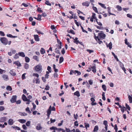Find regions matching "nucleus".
Here are the masks:
<instances>
[{
  "label": "nucleus",
  "instance_id": "1",
  "mask_svg": "<svg viewBox=\"0 0 132 132\" xmlns=\"http://www.w3.org/2000/svg\"><path fill=\"white\" fill-rule=\"evenodd\" d=\"M34 70L36 71V72H39L40 73L42 70V65L40 64H39L36 65L34 67Z\"/></svg>",
  "mask_w": 132,
  "mask_h": 132
},
{
  "label": "nucleus",
  "instance_id": "2",
  "mask_svg": "<svg viewBox=\"0 0 132 132\" xmlns=\"http://www.w3.org/2000/svg\"><path fill=\"white\" fill-rule=\"evenodd\" d=\"M0 41L4 44L6 45L8 43V40L5 37H2L0 38Z\"/></svg>",
  "mask_w": 132,
  "mask_h": 132
},
{
  "label": "nucleus",
  "instance_id": "3",
  "mask_svg": "<svg viewBox=\"0 0 132 132\" xmlns=\"http://www.w3.org/2000/svg\"><path fill=\"white\" fill-rule=\"evenodd\" d=\"M17 96L16 95L13 96L11 99L10 101L12 103H14L16 102Z\"/></svg>",
  "mask_w": 132,
  "mask_h": 132
},
{
  "label": "nucleus",
  "instance_id": "4",
  "mask_svg": "<svg viewBox=\"0 0 132 132\" xmlns=\"http://www.w3.org/2000/svg\"><path fill=\"white\" fill-rule=\"evenodd\" d=\"M98 36H99L101 38L103 39H104L106 36L104 34L103 32L102 31L101 32L98 33Z\"/></svg>",
  "mask_w": 132,
  "mask_h": 132
},
{
  "label": "nucleus",
  "instance_id": "5",
  "mask_svg": "<svg viewBox=\"0 0 132 132\" xmlns=\"http://www.w3.org/2000/svg\"><path fill=\"white\" fill-rule=\"evenodd\" d=\"M36 128L38 130H39L42 129V128L41 126V124L40 123H38L36 127Z\"/></svg>",
  "mask_w": 132,
  "mask_h": 132
},
{
  "label": "nucleus",
  "instance_id": "6",
  "mask_svg": "<svg viewBox=\"0 0 132 132\" xmlns=\"http://www.w3.org/2000/svg\"><path fill=\"white\" fill-rule=\"evenodd\" d=\"M22 100L24 101H30V99H28L27 97L24 94L22 95Z\"/></svg>",
  "mask_w": 132,
  "mask_h": 132
},
{
  "label": "nucleus",
  "instance_id": "7",
  "mask_svg": "<svg viewBox=\"0 0 132 132\" xmlns=\"http://www.w3.org/2000/svg\"><path fill=\"white\" fill-rule=\"evenodd\" d=\"M34 39L36 41L38 42L39 41V38L38 35H34Z\"/></svg>",
  "mask_w": 132,
  "mask_h": 132
},
{
  "label": "nucleus",
  "instance_id": "8",
  "mask_svg": "<svg viewBox=\"0 0 132 132\" xmlns=\"http://www.w3.org/2000/svg\"><path fill=\"white\" fill-rule=\"evenodd\" d=\"M14 121L12 119H9L8 121V124L10 125H12L14 123Z\"/></svg>",
  "mask_w": 132,
  "mask_h": 132
},
{
  "label": "nucleus",
  "instance_id": "9",
  "mask_svg": "<svg viewBox=\"0 0 132 132\" xmlns=\"http://www.w3.org/2000/svg\"><path fill=\"white\" fill-rule=\"evenodd\" d=\"M11 75L13 76H14L16 75V73L13 70H10L9 72Z\"/></svg>",
  "mask_w": 132,
  "mask_h": 132
},
{
  "label": "nucleus",
  "instance_id": "10",
  "mask_svg": "<svg viewBox=\"0 0 132 132\" xmlns=\"http://www.w3.org/2000/svg\"><path fill=\"white\" fill-rule=\"evenodd\" d=\"M95 39L96 40V41H97V39L98 40V43L99 44H101L103 43L100 40V39L99 38L98 36H97V37L96 36H95Z\"/></svg>",
  "mask_w": 132,
  "mask_h": 132
},
{
  "label": "nucleus",
  "instance_id": "11",
  "mask_svg": "<svg viewBox=\"0 0 132 132\" xmlns=\"http://www.w3.org/2000/svg\"><path fill=\"white\" fill-rule=\"evenodd\" d=\"M6 118L5 117H2L0 118V122H3L6 121Z\"/></svg>",
  "mask_w": 132,
  "mask_h": 132
},
{
  "label": "nucleus",
  "instance_id": "12",
  "mask_svg": "<svg viewBox=\"0 0 132 132\" xmlns=\"http://www.w3.org/2000/svg\"><path fill=\"white\" fill-rule=\"evenodd\" d=\"M89 2L87 1H86L85 2L83 3H82V5L84 6L88 7L89 6Z\"/></svg>",
  "mask_w": 132,
  "mask_h": 132
},
{
  "label": "nucleus",
  "instance_id": "13",
  "mask_svg": "<svg viewBox=\"0 0 132 132\" xmlns=\"http://www.w3.org/2000/svg\"><path fill=\"white\" fill-rule=\"evenodd\" d=\"M18 54L19 56L22 57H25V54L23 52H19L18 53Z\"/></svg>",
  "mask_w": 132,
  "mask_h": 132
},
{
  "label": "nucleus",
  "instance_id": "14",
  "mask_svg": "<svg viewBox=\"0 0 132 132\" xmlns=\"http://www.w3.org/2000/svg\"><path fill=\"white\" fill-rule=\"evenodd\" d=\"M2 77L3 79L5 80L6 81L9 79V78L7 75H2Z\"/></svg>",
  "mask_w": 132,
  "mask_h": 132
},
{
  "label": "nucleus",
  "instance_id": "15",
  "mask_svg": "<svg viewBox=\"0 0 132 132\" xmlns=\"http://www.w3.org/2000/svg\"><path fill=\"white\" fill-rule=\"evenodd\" d=\"M14 64H15L18 67H20L21 66V64L18 61L14 62Z\"/></svg>",
  "mask_w": 132,
  "mask_h": 132
},
{
  "label": "nucleus",
  "instance_id": "16",
  "mask_svg": "<svg viewBox=\"0 0 132 132\" xmlns=\"http://www.w3.org/2000/svg\"><path fill=\"white\" fill-rule=\"evenodd\" d=\"M106 46L107 47H109L110 50H111L112 48V44L111 42H110L108 45L106 44Z\"/></svg>",
  "mask_w": 132,
  "mask_h": 132
},
{
  "label": "nucleus",
  "instance_id": "17",
  "mask_svg": "<svg viewBox=\"0 0 132 132\" xmlns=\"http://www.w3.org/2000/svg\"><path fill=\"white\" fill-rule=\"evenodd\" d=\"M51 106H50V107H49L48 109V110L47 111V114H51Z\"/></svg>",
  "mask_w": 132,
  "mask_h": 132
},
{
  "label": "nucleus",
  "instance_id": "18",
  "mask_svg": "<svg viewBox=\"0 0 132 132\" xmlns=\"http://www.w3.org/2000/svg\"><path fill=\"white\" fill-rule=\"evenodd\" d=\"M18 121L19 122L22 123H24L26 121V120L24 119H19L18 120Z\"/></svg>",
  "mask_w": 132,
  "mask_h": 132
},
{
  "label": "nucleus",
  "instance_id": "19",
  "mask_svg": "<svg viewBox=\"0 0 132 132\" xmlns=\"http://www.w3.org/2000/svg\"><path fill=\"white\" fill-rule=\"evenodd\" d=\"M98 126L97 125L95 126L94 127L93 132H96L98 130Z\"/></svg>",
  "mask_w": 132,
  "mask_h": 132
},
{
  "label": "nucleus",
  "instance_id": "20",
  "mask_svg": "<svg viewBox=\"0 0 132 132\" xmlns=\"http://www.w3.org/2000/svg\"><path fill=\"white\" fill-rule=\"evenodd\" d=\"M19 114L21 116H25L27 115V114L25 112H19Z\"/></svg>",
  "mask_w": 132,
  "mask_h": 132
},
{
  "label": "nucleus",
  "instance_id": "21",
  "mask_svg": "<svg viewBox=\"0 0 132 132\" xmlns=\"http://www.w3.org/2000/svg\"><path fill=\"white\" fill-rule=\"evenodd\" d=\"M40 52L42 54H44L45 52L44 49L43 48H42L40 50Z\"/></svg>",
  "mask_w": 132,
  "mask_h": 132
},
{
  "label": "nucleus",
  "instance_id": "22",
  "mask_svg": "<svg viewBox=\"0 0 132 132\" xmlns=\"http://www.w3.org/2000/svg\"><path fill=\"white\" fill-rule=\"evenodd\" d=\"M85 126L86 128V129H87V128H89V125L88 123L85 122L84 123Z\"/></svg>",
  "mask_w": 132,
  "mask_h": 132
},
{
  "label": "nucleus",
  "instance_id": "23",
  "mask_svg": "<svg viewBox=\"0 0 132 132\" xmlns=\"http://www.w3.org/2000/svg\"><path fill=\"white\" fill-rule=\"evenodd\" d=\"M112 55L113 56L114 58L116 59L117 61H119V60L118 58H117V56L115 55L114 53L113 52H112Z\"/></svg>",
  "mask_w": 132,
  "mask_h": 132
},
{
  "label": "nucleus",
  "instance_id": "24",
  "mask_svg": "<svg viewBox=\"0 0 132 132\" xmlns=\"http://www.w3.org/2000/svg\"><path fill=\"white\" fill-rule=\"evenodd\" d=\"M74 95L77 96V97H79L80 96V94L79 91H76L74 93Z\"/></svg>",
  "mask_w": 132,
  "mask_h": 132
},
{
  "label": "nucleus",
  "instance_id": "25",
  "mask_svg": "<svg viewBox=\"0 0 132 132\" xmlns=\"http://www.w3.org/2000/svg\"><path fill=\"white\" fill-rule=\"evenodd\" d=\"M116 8L117 9V10L118 11H121L122 10L121 7L119 5H117L116 6Z\"/></svg>",
  "mask_w": 132,
  "mask_h": 132
},
{
  "label": "nucleus",
  "instance_id": "26",
  "mask_svg": "<svg viewBox=\"0 0 132 132\" xmlns=\"http://www.w3.org/2000/svg\"><path fill=\"white\" fill-rule=\"evenodd\" d=\"M33 58L36 60L37 62H38L39 61V59L37 56L35 55L33 56Z\"/></svg>",
  "mask_w": 132,
  "mask_h": 132
},
{
  "label": "nucleus",
  "instance_id": "27",
  "mask_svg": "<svg viewBox=\"0 0 132 132\" xmlns=\"http://www.w3.org/2000/svg\"><path fill=\"white\" fill-rule=\"evenodd\" d=\"M128 98L129 100V102L130 103H132V97L130 95H128Z\"/></svg>",
  "mask_w": 132,
  "mask_h": 132
},
{
  "label": "nucleus",
  "instance_id": "28",
  "mask_svg": "<svg viewBox=\"0 0 132 132\" xmlns=\"http://www.w3.org/2000/svg\"><path fill=\"white\" fill-rule=\"evenodd\" d=\"M64 60V58L63 57H61L60 58V60H59V63H62Z\"/></svg>",
  "mask_w": 132,
  "mask_h": 132
},
{
  "label": "nucleus",
  "instance_id": "29",
  "mask_svg": "<svg viewBox=\"0 0 132 132\" xmlns=\"http://www.w3.org/2000/svg\"><path fill=\"white\" fill-rule=\"evenodd\" d=\"M6 90H8L11 91L12 90V88L11 87L9 86H7L6 88Z\"/></svg>",
  "mask_w": 132,
  "mask_h": 132
},
{
  "label": "nucleus",
  "instance_id": "30",
  "mask_svg": "<svg viewBox=\"0 0 132 132\" xmlns=\"http://www.w3.org/2000/svg\"><path fill=\"white\" fill-rule=\"evenodd\" d=\"M38 17L37 18V20L39 21H40L41 20V15L40 14H38Z\"/></svg>",
  "mask_w": 132,
  "mask_h": 132
},
{
  "label": "nucleus",
  "instance_id": "31",
  "mask_svg": "<svg viewBox=\"0 0 132 132\" xmlns=\"http://www.w3.org/2000/svg\"><path fill=\"white\" fill-rule=\"evenodd\" d=\"M25 61L26 62H29L30 61V59L27 57H25Z\"/></svg>",
  "mask_w": 132,
  "mask_h": 132
},
{
  "label": "nucleus",
  "instance_id": "32",
  "mask_svg": "<svg viewBox=\"0 0 132 132\" xmlns=\"http://www.w3.org/2000/svg\"><path fill=\"white\" fill-rule=\"evenodd\" d=\"M92 8L95 12L98 13L97 9L96 7L93 6V7Z\"/></svg>",
  "mask_w": 132,
  "mask_h": 132
},
{
  "label": "nucleus",
  "instance_id": "33",
  "mask_svg": "<svg viewBox=\"0 0 132 132\" xmlns=\"http://www.w3.org/2000/svg\"><path fill=\"white\" fill-rule=\"evenodd\" d=\"M31 121H28L26 123V125L28 126H29L30 125Z\"/></svg>",
  "mask_w": 132,
  "mask_h": 132
},
{
  "label": "nucleus",
  "instance_id": "34",
  "mask_svg": "<svg viewBox=\"0 0 132 132\" xmlns=\"http://www.w3.org/2000/svg\"><path fill=\"white\" fill-rule=\"evenodd\" d=\"M126 110V108L124 106H123V108H121V111L122 113H124L125 110Z\"/></svg>",
  "mask_w": 132,
  "mask_h": 132
},
{
  "label": "nucleus",
  "instance_id": "35",
  "mask_svg": "<svg viewBox=\"0 0 132 132\" xmlns=\"http://www.w3.org/2000/svg\"><path fill=\"white\" fill-rule=\"evenodd\" d=\"M35 31L36 32H37V33L41 34L42 35H43L44 34V33L43 32H42L40 31L37 30L36 29H35Z\"/></svg>",
  "mask_w": 132,
  "mask_h": 132
},
{
  "label": "nucleus",
  "instance_id": "36",
  "mask_svg": "<svg viewBox=\"0 0 132 132\" xmlns=\"http://www.w3.org/2000/svg\"><path fill=\"white\" fill-rule=\"evenodd\" d=\"M24 68L26 69H27L29 68V65L28 64L26 63L24 65Z\"/></svg>",
  "mask_w": 132,
  "mask_h": 132
},
{
  "label": "nucleus",
  "instance_id": "37",
  "mask_svg": "<svg viewBox=\"0 0 132 132\" xmlns=\"http://www.w3.org/2000/svg\"><path fill=\"white\" fill-rule=\"evenodd\" d=\"M125 106L126 109H128V110L130 111V108L129 107V106L128 105L127 103L126 104Z\"/></svg>",
  "mask_w": 132,
  "mask_h": 132
},
{
  "label": "nucleus",
  "instance_id": "38",
  "mask_svg": "<svg viewBox=\"0 0 132 132\" xmlns=\"http://www.w3.org/2000/svg\"><path fill=\"white\" fill-rule=\"evenodd\" d=\"M45 4L48 5L50 6L51 5V3L49 2V1H46Z\"/></svg>",
  "mask_w": 132,
  "mask_h": 132
},
{
  "label": "nucleus",
  "instance_id": "39",
  "mask_svg": "<svg viewBox=\"0 0 132 132\" xmlns=\"http://www.w3.org/2000/svg\"><path fill=\"white\" fill-rule=\"evenodd\" d=\"M93 15L91 16V18L95 19L96 18V14L94 13H92Z\"/></svg>",
  "mask_w": 132,
  "mask_h": 132
},
{
  "label": "nucleus",
  "instance_id": "40",
  "mask_svg": "<svg viewBox=\"0 0 132 132\" xmlns=\"http://www.w3.org/2000/svg\"><path fill=\"white\" fill-rule=\"evenodd\" d=\"M55 52L56 53L59 54H60L59 50L57 48H56L55 49Z\"/></svg>",
  "mask_w": 132,
  "mask_h": 132
},
{
  "label": "nucleus",
  "instance_id": "41",
  "mask_svg": "<svg viewBox=\"0 0 132 132\" xmlns=\"http://www.w3.org/2000/svg\"><path fill=\"white\" fill-rule=\"evenodd\" d=\"M86 51H87L89 52V53L90 54L92 53H93V52H94V51L93 50H89V49H87L86 50Z\"/></svg>",
  "mask_w": 132,
  "mask_h": 132
},
{
  "label": "nucleus",
  "instance_id": "42",
  "mask_svg": "<svg viewBox=\"0 0 132 132\" xmlns=\"http://www.w3.org/2000/svg\"><path fill=\"white\" fill-rule=\"evenodd\" d=\"M102 87L104 91H106V87L105 86V85H102Z\"/></svg>",
  "mask_w": 132,
  "mask_h": 132
},
{
  "label": "nucleus",
  "instance_id": "43",
  "mask_svg": "<svg viewBox=\"0 0 132 132\" xmlns=\"http://www.w3.org/2000/svg\"><path fill=\"white\" fill-rule=\"evenodd\" d=\"M19 54H18V53H16V54L14 57V58H15V59H17L18 58H19Z\"/></svg>",
  "mask_w": 132,
  "mask_h": 132
},
{
  "label": "nucleus",
  "instance_id": "44",
  "mask_svg": "<svg viewBox=\"0 0 132 132\" xmlns=\"http://www.w3.org/2000/svg\"><path fill=\"white\" fill-rule=\"evenodd\" d=\"M47 70L49 71L50 72H51V68L50 67L48 66L47 68Z\"/></svg>",
  "mask_w": 132,
  "mask_h": 132
},
{
  "label": "nucleus",
  "instance_id": "45",
  "mask_svg": "<svg viewBox=\"0 0 132 132\" xmlns=\"http://www.w3.org/2000/svg\"><path fill=\"white\" fill-rule=\"evenodd\" d=\"M56 121V120L55 119L52 120V118L50 119V123H53L55 122Z\"/></svg>",
  "mask_w": 132,
  "mask_h": 132
},
{
  "label": "nucleus",
  "instance_id": "46",
  "mask_svg": "<svg viewBox=\"0 0 132 132\" xmlns=\"http://www.w3.org/2000/svg\"><path fill=\"white\" fill-rule=\"evenodd\" d=\"M103 124L105 125V126L108 125V122L106 120H105L103 121Z\"/></svg>",
  "mask_w": 132,
  "mask_h": 132
},
{
  "label": "nucleus",
  "instance_id": "47",
  "mask_svg": "<svg viewBox=\"0 0 132 132\" xmlns=\"http://www.w3.org/2000/svg\"><path fill=\"white\" fill-rule=\"evenodd\" d=\"M26 73H25L23 74L22 76V79H24L26 78V77L25 76V75L26 74Z\"/></svg>",
  "mask_w": 132,
  "mask_h": 132
},
{
  "label": "nucleus",
  "instance_id": "48",
  "mask_svg": "<svg viewBox=\"0 0 132 132\" xmlns=\"http://www.w3.org/2000/svg\"><path fill=\"white\" fill-rule=\"evenodd\" d=\"M62 130H63V129L61 128H56V130L59 132H60L62 131Z\"/></svg>",
  "mask_w": 132,
  "mask_h": 132
},
{
  "label": "nucleus",
  "instance_id": "49",
  "mask_svg": "<svg viewBox=\"0 0 132 132\" xmlns=\"http://www.w3.org/2000/svg\"><path fill=\"white\" fill-rule=\"evenodd\" d=\"M5 109L4 107L3 106H0V111H3Z\"/></svg>",
  "mask_w": 132,
  "mask_h": 132
},
{
  "label": "nucleus",
  "instance_id": "50",
  "mask_svg": "<svg viewBox=\"0 0 132 132\" xmlns=\"http://www.w3.org/2000/svg\"><path fill=\"white\" fill-rule=\"evenodd\" d=\"M56 128L55 127H52L50 128V129L51 130H56Z\"/></svg>",
  "mask_w": 132,
  "mask_h": 132
},
{
  "label": "nucleus",
  "instance_id": "51",
  "mask_svg": "<svg viewBox=\"0 0 132 132\" xmlns=\"http://www.w3.org/2000/svg\"><path fill=\"white\" fill-rule=\"evenodd\" d=\"M0 35L2 36H4L5 35L4 32L2 31H0Z\"/></svg>",
  "mask_w": 132,
  "mask_h": 132
},
{
  "label": "nucleus",
  "instance_id": "52",
  "mask_svg": "<svg viewBox=\"0 0 132 132\" xmlns=\"http://www.w3.org/2000/svg\"><path fill=\"white\" fill-rule=\"evenodd\" d=\"M127 17L129 18H132V15L130 14H127Z\"/></svg>",
  "mask_w": 132,
  "mask_h": 132
},
{
  "label": "nucleus",
  "instance_id": "53",
  "mask_svg": "<svg viewBox=\"0 0 132 132\" xmlns=\"http://www.w3.org/2000/svg\"><path fill=\"white\" fill-rule=\"evenodd\" d=\"M58 76V75L57 73H55L54 74V78H56Z\"/></svg>",
  "mask_w": 132,
  "mask_h": 132
},
{
  "label": "nucleus",
  "instance_id": "54",
  "mask_svg": "<svg viewBox=\"0 0 132 132\" xmlns=\"http://www.w3.org/2000/svg\"><path fill=\"white\" fill-rule=\"evenodd\" d=\"M22 128L24 130H26L27 127L25 125H23L22 126Z\"/></svg>",
  "mask_w": 132,
  "mask_h": 132
},
{
  "label": "nucleus",
  "instance_id": "55",
  "mask_svg": "<svg viewBox=\"0 0 132 132\" xmlns=\"http://www.w3.org/2000/svg\"><path fill=\"white\" fill-rule=\"evenodd\" d=\"M32 104L33 105V109H34V110H35L36 109V106L34 103H32Z\"/></svg>",
  "mask_w": 132,
  "mask_h": 132
},
{
  "label": "nucleus",
  "instance_id": "56",
  "mask_svg": "<svg viewBox=\"0 0 132 132\" xmlns=\"http://www.w3.org/2000/svg\"><path fill=\"white\" fill-rule=\"evenodd\" d=\"M33 76H35L37 77L38 78L39 76V75L37 73H34L33 74Z\"/></svg>",
  "mask_w": 132,
  "mask_h": 132
},
{
  "label": "nucleus",
  "instance_id": "57",
  "mask_svg": "<svg viewBox=\"0 0 132 132\" xmlns=\"http://www.w3.org/2000/svg\"><path fill=\"white\" fill-rule=\"evenodd\" d=\"M36 84H39V83L40 80H39L38 78H36Z\"/></svg>",
  "mask_w": 132,
  "mask_h": 132
},
{
  "label": "nucleus",
  "instance_id": "58",
  "mask_svg": "<svg viewBox=\"0 0 132 132\" xmlns=\"http://www.w3.org/2000/svg\"><path fill=\"white\" fill-rule=\"evenodd\" d=\"M37 11L38 12H43V11L41 10V8L39 7H38L37 10Z\"/></svg>",
  "mask_w": 132,
  "mask_h": 132
},
{
  "label": "nucleus",
  "instance_id": "59",
  "mask_svg": "<svg viewBox=\"0 0 132 132\" xmlns=\"http://www.w3.org/2000/svg\"><path fill=\"white\" fill-rule=\"evenodd\" d=\"M73 116L74 118L76 119H77L78 117V115L77 114L76 115H75V114H74Z\"/></svg>",
  "mask_w": 132,
  "mask_h": 132
},
{
  "label": "nucleus",
  "instance_id": "60",
  "mask_svg": "<svg viewBox=\"0 0 132 132\" xmlns=\"http://www.w3.org/2000/svg\"><path fill=\"white\" fill-rule=\"evenodd\" d=\"M98 4L99 5H100L103 8L104 7L105 5L104 4H102L100 3H98Z\"/></svg>",
  "mask_w": 132,
  "mask_h": 132
},
{
  "label": "nucleus",
  "instance_id": "61",
  "mask_svg": "<svg viewBox=\"0 0 132 132\" xmlns=\"http://www.w3.org/2000/svg\"><path fill=\"white\" fill-rule=\"evenodd\" d=\"M63 120H62L61 121V122L58 124V126H61L63 124Z\"/></svg>",
  "mask_w": 132,
  "mask_h": 132
},
{
  "label": "nucleus",
  "instance_id": "62",
  "mask_svg": "<svg viewBox=\"0 0 132 132\" xmlns=\"http://www.w3.org/2000/svg\"><path fill=\"white\" fill-rule=\"evenodd\" d=\"M78 122L77 121H76L74 122V125L75 126H78Z\"/></svg>",
  "mask_w": 132,
  "mask_h": 132
},
{
  "label": "nucleus",
  "instance_id": "63",
  "mask_svg": "<svg viewBox=\"0 0 132 132\" xmlns=\"http://www.w3.org/2000/svg\"><path fill=\"white\" fill-rule=\"evenodd\" d=\"M61 53L63 54H64L65 53V51L64 48H63L61 51Z\"/></svg>",
  "mask_w": 132,
  "mask_h": 132
},
{
  "label": "nucleus",
  "instance_id": "64",
  "mask_svg": "<svg viewBox=\"0 0 132 132\" xmlns=\"http://www.w3.org/2000/svg\"><path fill=\"white\" fill-rule=\"evenodd\" d=\"M79 40H75L73 41L74 43H75L77 44H78V43H79Z\"/></svg>",
  "mask_w": 132,
  "mask_h": 132
}]
</instances>
